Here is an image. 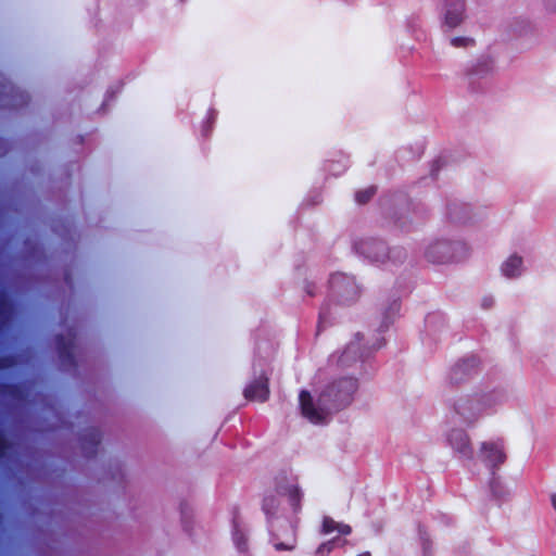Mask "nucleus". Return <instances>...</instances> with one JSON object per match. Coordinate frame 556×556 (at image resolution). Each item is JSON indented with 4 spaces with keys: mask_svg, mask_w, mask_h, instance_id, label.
Instances as JSON below:
<instances>
[{
    "mask_svg": "<svg viewBox=\"0 0 556 556\" xmlns=\"http://www.w3.org/2000/svg\"><path fill=\"white\" fill-rule=\"evenodd\" d=\"M301 498L302 494L293 481L278 485L275 494L264 498L263 510L268 531L278 552L292 551L295 547Z\"/></svg>",
    "mask_w": 556,
    "mask_h": 556,
    "instance_id": "obj_1",
    "label": "nucleus"
},
{
    "mask_svg": "<svg viewBox=\"0 0 556 556\" xmlns=\"http://www.w3.org/2000/svg\"><path fill=\"white\" fill-rule=\"evenodd\" d=\"M496 400L492 394H475L458 397L453 405L455 414L468 427L495 410Z\"/></svg>",
    "mask_w": 556,
    "mask_h": 556,
    "instance_id": "obj_2",
    "label": "nucleus"
},
{
    "mask_svg": "<svg viewBox=\"0 0 556 556\" xmlns=\"http://www.w3.org/2000/svg\"><path fill=\"white\" fill-rule=\"evenodd\" d=\"M332 392L333 389L325 394H312L308 391H302L299 400L303 417L312 424L326 422L330 416L328 403Z\"/></svg>",
    "mask_w": 556,
    "mask_h": 556,
    "instance_id": "obj_3",
    "label": "nucleus"
},
{
    "mask_svg": "<svg viewBox=\"0 0 556 556\" xmlns=\"http://www.w3.org/2000/svg\"><path fill=\"white\" fill-rule=\"evenodd\" d=\"M468 253L466 243L450 239H434L426 248V256L433 263H445L462 258Z\"/></svg>",
    "mask_w": 556,
    "mask_h": 556,
    "instance_id": "obj_4",
    "label": "nucleus"
},
{
    "mask_svg": "<svg viewBox=\"0 0 556 556\" xmlns=\"http://www.w3.org/2000/svg\"><path fill=\"white\" fill-rule=\"evenodd\" d=\"M473 458L490 471L498 469L506 460L503 441L485 440L480 442Z\"/></svg>",
    "mask_w": 556,
    "mask_h": 556,
    "instance_id": "obj_5",
    "label": "nucleus"
},
{
    "mask_svg": "<svg viewBox=\"0 0 556 556\" xmlns=\"http://www.w3.org/2000/svg\"><path fill=\"white\" fill-rule=\"evenodd\" d=\"M445 441L458 458L465 460L473 459L471 438L466 430L462 428L450 429L445 433Z\"/></svg>",
    "mask_w": 556,
    "mask_h": 556,
    "instance_id": "obj_6",
    "label": "nucleus"
},
{
    "mask_svg": "<svg viewBox=\"0 0 556 556\" xmlns=\"http://www.w3.org/2000/svg\"><path fill=\"white\" fill-rule=\"evenodd\" d=\"M527 267L521 254L514 252L508 254L500 264L498 271L508 280H518L526 274Z\"/></svg>",
    "mask_w": 556,
    "mask_h": 556,
    "instance_id": "obj_7",
    "label": "nucleus"
},
{
    "mask_svg": "<svg viewBox=\"0 0 556 556\" xmlns=\"http://www.w3.org/2000/svg\"><path fill=\"white\" fill-rule=\"evenodd\" d=\"M466 20V0H446L443 27L454 29Z\"/></svg>",
    "mask_w": 556,
    "mask_h": 556,
    "instance_id": "obj_8",
    "label": "nucleus"
},
{
    "mask_svg": "<svg viewBox=\"0 0 556 556\" xmlns=\"http://www.w3.org/2000/svg\"><path fill=\"white\" fill-rule=\"evenodd\" d=\"M247 399L255 401H265L268 396L267 379L261 377L251 383L244 391Z\"/></svg>",
    "mask_w": 556,
    "mask_h": 556,
    "instance_id": "obj_9",
    "label": "nucleus"
},
{
    "mask_svg": "<svg viewBox=\"0 0 556 556\" xmlns=\"http://www.w3.org/2000/svg\"><path fill=\"white\" fill-rule=\"evenodd\" d=\"M324 534L337 533L340 535H349L352 532V529L349 525L338 522L330 517H325L323 520V529Z\"/></svg>",
    "mask_w": 556,
    "mask_h": 556,
    "instance_id": "obj_10",
    "label": "nucleus"
},
{
    "mask_svg": "<svg viewBox=\"0 0 556 556\" xmlns=\"http://www.w3.org/2000/svg\"><path fill=\"white\" fill-rule=\"evenodd\" d=\"M331 285L334 289L342 290L343 287H346L350 292H352L353 294L356 293V287L354 281L344 275H334L331 278Z\"/></svg>",
    "mask_w": 556,
    "mask_h": 556,
    "instance_id": "obj_11",
    "label": "nucleus"
},
{
    "mask_svg": "<svg viewBox=\"0 0 556 556\" xmlns=\"http://www.w3.org/2000/svg\"><path fill=\"white\" fill-rule=\"evenodd\" d=\"M451 45L455 48H468L473 45V39L468 36H456L451 38Z\"/></svg>",
    "mask_w": 556,
    "mask_h": 556,
    "instance_id": "obj_12",
    "label": "nucleus"
},
{
    "mask_svg": "<svg viewBox=\"0 0 556 556\" xmlns=\"http://www.w3.org/2000/svg\"><path fill=\"white\" fill-rule=\"evenodd\" d=\"M337 542V539L330 540L328 542H325L320 544L316 551L317 556H327L331 553V551L334 548V544Z\"/></svg>",
    "mask_w": 556,
    "mask_h": 556,
    "instance_id": "obj_13",
    "label": "nucleus"
},
{
    "mask_svg": "<svg viewBox=\"0 0 556 556\" xmlns=\"http://www.w3.org/2000/svg\"><path fill=\"white\" fill-rule=\"evenodd\" d=\"M342 388L338 389V393L344 392L346 395H350L352 392H354L356 388V383L354 380H344L340 382V387Z\"/></svg>",
    "mask_w": 556,
    "mask_h": 556,
    "instance_id": "obj_14",
    "label": "nucleus"
},
{
    "mask_svg": "<svg viewBox=\"0 0 556 556\" xmlns=\"http://www.w3.org/2000/svg\"><path fill=\"white\" fill-rule=\"evenodd\" d=\"M233 542L240 551H244L247 539L243 532L236 530L233 533Z\"/></svg>",
    "mask_w": 556,
    "mask_h": 556,
    "instance_id": "obj_15",
    "label": "nucleus"
},
{
    "mask_svg": "<svg viewBox=\"0 0 556 556\" xmlns=\"http://www.w3.org/2000/svg\"><path fill=\"white\" fill-rule=\"evenodd\" d=\"M372 193H374L372 189H367L365 191H361L357 193L356 200L359 203H364L372 195Z\"/></svg>",
    "mask_w": 556,
    "mask_h": 556,
    "instance_id": "obj_16",
    "label": "nucleus"
},
{
    "mask_svg": "<svg viewBox=\"0 0 556 556\" xmlns=\"http://www.w3.org/2000/svg\"><path fill=\"white\" fill-rule=\"evenodd\" d=\"M552 504H553V507L556 510V493L552 496Z\"/></svg>",
    "mask_w": 556,
    "mask_h": 556,
    "instance_id": "obj_17",
    "label": "nucleus"
},
{
    "mask_svg": "<svg viewBox=\"0 0 556 556\" xmlns=\"http://www.w3.org/2000/svg\"><path fill=\"white\" fill-rule=\"evenodd\" d=\"M357 556H370V554L369 553H363V554H359Z\"/></svg>",
    "mask_w": 556,
    "mask_h": 556,
    "instance_id": "obj_18",
    "label": "nucleus"
}]
</instances>
